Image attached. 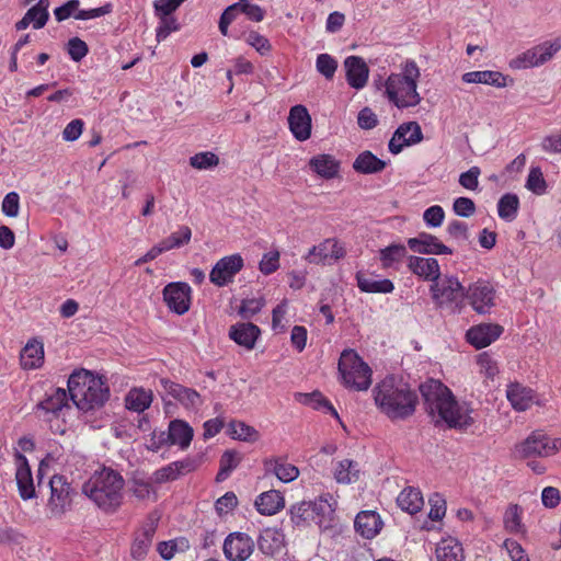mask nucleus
<instances>
[{
	"label": "nucleus",
	"instance_id": "aec40b11",
	"mask_svg": "<svg viewBox=\"0 0 561 561\" xmlns=\"http://www.w3.org/2000/svg\"><path fill=\"white\" fill-rule=\"evenodd\" d=\"M346 81L353 89H363L368 81L369 68L359 56H348L344 60Z\"/></svg>",
	"mask_w": 561,
	"mask_h": 561
},
{
	"label": "nucleus",
	"instance_id": "473e14b6",
	"mask_svg": "<svg viewBox=\"0 0 561 561\" xmlns=\"http://www.w3.org/2000/svg\"><path fill=\"white\" fill-rule=\"evenodd\" d=\"M255 507L262 515H274L285 505L282 493L277 490H270L261 493L255 500Z\"/></svg>",
	"mask_w": 561,
	"mask_h": 561
},
{
	"label": "nucleus",
	"instance_id": "a18cd8bd",
	"mask_svg": "<svg viewBox=\"0 0 561 561\" xmlns=\"http://www.w3.org/2000/svg\"><path fill=\"white\" fill-rule=\"evenodd\" d=\"M523 510L517 504H510L504 513L503 523L504 528L512 534H519L524 531L522 523Z\"/></svg>",
	"mask_w": 561,
	"mask_h": 561
},
{
	"label": "nucleus",
	"instance_id": "0eeeda50",
	"mask_svg": "<svg viewBox=\"0 0 561 561\" xmlns=\"http://www.w3.org/2000/svg\"><path fill=\"white\" fill-rule=\"evenodd\" d=\"M466 288L454 275H442L430 287L432 299L437 308H449L459 313L463 307Z\"/></svg>",
	"mask_w": 561,
	"mask_h": 561
},
{
	"label": "nucleus",
	"instance_id": "8fccbe9b",
	"mask_svg": "<svg viewBox=\"0 0 561 561\" xmlns=\"http://www.w3.org/2000/svg\"><path fill=\"white\" fill-rule=\"evenodd\" d=\"M229 435L233 439H240L245 442H254L259 437V432L243 422L232 421L229 424Z\"/></svg>",
	"mask_w": 561,
	"mask_h": 561
},
{
	"label": "nucleus",
	"instance_id": "4468645a",
	"mask_svg": "<svg viewBox=\"0 0 561 561\" xmlns=\"http://www.w3.org/2000/svg\"><path fill=\"white\" fill-rule=\"evenodd\" d=\"M222 549L229 561H245L254 551V541L249 535L237 531L226 537Z\"/></svg>",
	"mask_w": 561,
	"mask_h": 561
},
{
	"label": "nucleus",
	"instance_id": "a211bd4d",
	"mask_svg": "<svg viewBox=\"0 0 561 561\" xmlns=\"http://www.w3.org/2000/svg\"><path fill=\"white\" fill-rule=\"evenodd\" d=\"M514 454L520 459L548 457L547 434L542 431H534L527 438L515 445Z\"/></svg>",
	"mask_w": 561,
	"mask_h": 561
},
{
	"label": "nucleus",
	"instance_id": "e2e57ef3",
	"mask_svg": "<svg viewBox=\"0 0 561 561\" xmlns=\"http://www.w3.org/2000/svg\"><path fill=\"white\" fill-rule=\"evenodd\" d=\"M444 218L445 211L439 205L431 206L423 213V220L428 227L436 228L442 226Z\"/></svg>",
	"mask_w": 561,
	"mask_h": 561
},
{
	"label": "nucleus",
	"instance_id": "c9c22d12",
	"mask_svg": "<svg viewBox=\"0 0 561 561\" xmlns=\"http://www.w3.org/2000/svg\"><path fill=\"white\" fill-rule=\"evenodd\" d=\"M387 163L366 150L357 156L353 162V169L360 174H375L381 172Z\"/></svg>",
	"mask_w": 561,
	"mask_h": 561
},
{
	"label": "nucleus",
	"instance_id": "20e7f679",
	"mask_svg": "<svg viewBox=\"0 0 561 561\" xmlns=\"http://www.w3.org/2000/svg\"><path fill=\"white\" fill-rule=\"evenodd\" d=\"M67 386L73 404L85 412L101 408L110 398L105 381L85 369L73 371Z\"/></svg>",
	"mask_w": 561,
	"mask_h": 561
},
{
	"label": "nucleus",
	"instance_id": "3c124183",
	"mask_svg": "<svg viewBox=\"0 0 561 561\" xmlns=\"http://www.w3.org/2000/svg\"><path fill=\"white\" fill-rule=\"evenodd\" d=\"M316 68L325 79L331 80L337 69V61L329 54H320L316 60Z\"/></svg>",
	"mask_w": 561,
	"mask_h": 561
},
{
	"label": "nucleus",
	"instance_id": "b1692460",
	"mask_svg": "<svg viewBox=\"0 0 561 561\" xmlns=\"http://www.w3.org/2000/svg\"><path fill=\"white\" fill-rule=\"evenodd\" d=\"M161 383L164 390L175 400H178L184 408L196 410L202 405L203 400L196 390L186 388L180 383L167 379H162Z\"/></svg>",
	"mask_w": 561,
	"mask_h": 561
},
{
	"label": "nucleus",
	"instance_id": "e433bc0d",
	"mask_svg": "<svg viewBox=\"0 0 561 561\" xmlns=\"http://www.w3.org/2000/svg\"><path fill=\"white\" fill-rule=\"evenodd\" d=\"M397 503L401 510L415 514L422 508L424 501L419 489L408 486L400 492Z\"/></svg>",
	"mask_w": 561,
	"mask_h": 561
},
{
	"label": "nucleus",
	"instance_id": "412c9836",
	"mask_svg": "<svg viewBox=\"0 0 561 561\" xmlns=\"http://www.w3.org/2000/svg\"><path fill=\"white\" fill-rule=\"evenodd\" d=\"M289 129L297 140L305 141L311 135V117L304 105H295L288 115Z\"/></svg>",
	"mask_w": 561,
	"mask_h": 561
},
{
	"label": "nucleus",
	"instance_id": "c85d7f7f",
	"mask_svg": "<svg viewBox=\"0 0 561 561\" xmlns=\"http://www.w3.org/2000/svg\"><path fill=\"white\" fill-rule=\"evenodd\" d=\"M382 520L375 511H363L357 514L354 527L360 536L367 539L376 537L382 528Z\"/></svg>",
	"mask_w": 561,
	"mask_h": 561
},
{
	"label": "nucleus",
	"instance_id": "39448f33",
	"mask_svg": "<svg viewBox=\"0 0 561 561\" xmlns=\"http://www.w3.org/2000/svg\"><path fill=\"white\" fill-rule=\"evenodd\" d=\"M400 73H391L385 82V94L398 108L413 107L421 103L417 92L420 68L414 60H407Z\"/></svg>",
	"mask_w": 561,
	"mask_h": 561
},
{
	"label": "nucleus",
	"instance_id": "5701e85b",
	"mask_svg": "<svg viewBox=\"0 0 561 561\" xmlns=\"http://www.w3.org/2000/svg\"><path fill=\"white\" fill-rule=\"evenodd\" d=\"M194 431L188 423L182 420H174L170 422L168 436L164 437V433L159 437V445L170 443L171 445H178L181 449H186L192 439Z\"/></svg>",
	"mask_w": 561,
	"mask_h": 561
},
{
	"label": "nucleus",
	"instance_id": "6e6552de",
	"mask_svg": "<svg viewBox=\"0 0 561 561\" xmlns=\"http://www.w3.org/2000/svg\"><path fill=\"white\" fill-rule=\"evenodd\" d=\"M560 49V37L546 41L517 55L510 61V67L516 70L540 67L551 60Z\"/></svg>",
	"mask_w": 561,
	"mask_h": 561
},
{
	"label": "nucleus",
	"instance_id": "338daca9",
	"mask_svg": "<svg viewBox=\"0 0 561 561\" xmlns=\"http://www.w3.org/2000/svg\"><path fill=\"white\" fill-rule=\"evenodd\" d=\"M237 504V495L233 492H227L216 501L215 508L219 515H225L231 512Z\"/></svg>",
	"mask_w": 561,
	"mask_h": 561
},
{
	"label": "nucleus",
	"instance_id": "bf43d9fd",
	"mask_svg": "<svg viewBox=\"0 0 561 561\" xmlns=\"http://www.w3.org/2000/svg\"><path fill=\"white\" fill-rule=\"evenodd\" d=\"M477 363L480 367V374H482L485 378L494 379V377L499 374L496 362L488 353H481L478 356Z\"/></svg>",
	"mask_w": 561,
	"mask_h": 561
},
{
	"label": "nucleus",
	"instance_id": "864d4df0",
	"mask_svg": "<svg viewBox=\"0 0 561 561\" xmlns=\"http://www.w3.org/2000/svg\"><path fill=\"white\" fill-rule=\"evenodd\" d=\"M526 187L537 195H541L546 192L547 183L540 168L530 169Z\"/></svg>",
	"mask_w": 561,
	"mask_h": 561
},
{
	"label": "nucleus",
	"instance_id": "49530a36",
	"mask_svg": "<svg viewBox=\"0 0 561 561\" xmlns=\"http://www.w3.org/2000/svg\"><path fill=\"white\" fill-rule=\"evenodd\" d=\"M191 237L192 231L190 227L181 226L179 230L172 232L168 238L161 240L159 243L165 252L187 244L191 241Z\"/></svg>",
	"mask_w": 561,
	"mask_h": 561
},
{
	"label": "nucleus",
	"instance_id": "423d86ee",
	"mask_svg": "<svg viewBox=\"0 0 561 561\" xmlns=\"http://www.w3.org/2000/svg\"><path fill=\"white\" fill-rule=\"evenodd\" d=\"M339 371L345 387L365 391L371 385V369L354 350H344L339 360Z\"/></svg>",
	"mask_w": 561,
	"mask_h": 561
},
{
	"label": "nucleus",
	"instance_id": "f3484780",
	"mask_svg": "<svg viewBox=\"0 0 561 561\" xmlns=\"http://www.w3.org/2000/svg\"><path fill=\"white\" fill-rule=\"evenodd\" d=\"M336 500L331 493L321 494L312 501L313 523L320 529L332 528L335 520Z\"/></svg>",
	"mask_w": 561,
	"mask_h": 561
},
{
	"label": "nucleus",
	"instance_id": "4d7b16f0",
	"mask_svg": "<svg viewBox=\"0 0 561 561\" xmlns=\"http://www.w3.org/2000/svg\"><path fill=\"white\" fill-rule=\"evenodd\" d=\"M219 163L218 157L209 151L199 152L190 158V164L194 169L205 170L216 167Z\"/></svg>",
	"mask_w": 561,
	"mask_h": 561
},
{
	"label": "nucleus",
	"instance_id": "69168bd1",
	"mask_svg": "<svg viewBox=\"0 0 561 561\" xmlns=\"http://www.w3.org/2000/svg\"><path fill=\"white\" fill-rule=\"evenodd\" d=\"M481 170L479 167H471L468 171L459 175V184L470 191H474L479 185Z\"/></svg>",
	"mask_w": 561,
	"mask_h": 561
},
{
	"label": "nucleus",
	"instance_id": "72a5a7b5",
	"mask_svg": "<svg viewBox=\"0 0 561 561\" xmlns=\"http://www.w3.org/2000/svg\"><path fill=\"white\" fill-rule=\"evenodd\" d=\"M408 250L405 245L392 243L379 251V260L382 268H392L398 271L402 261L407 257Z\"/></svg>",
	"mask_w": 561,
	"mask_h": 561
},
{
	"label": "nucleus",
	"instance_id": "dca6fc26",
	"mask_svg": "<svg viewBox=\"0 0 561 561\" xmlns=\"http://www.w3.org/2000/svg\"><path fill=\"white\" fill-rule=\"evenodd\" d=\"M422 139V129L416 122L403 123L392 135L388 148L391 153L398 154L404 147L415 145Z\"/></svg>",
	"mask_w": 561,
	"mask_h": 561
},
{
	"label": "nucleus",
	"instance_id": "4c0bfd02",
	"mask_svg": "<svg viewBox=\"0 0 561 561\" xmlns=\"http://www.w3.org/2000/svg\"><path fill=\"white\" fill-rule=\"evenodd\" d=\"M310 169L324 179H332L339 172V162L330 154H319L309 161Z\"/></svg>",
	"mask_w": 561,
	"mask_h": 561
},
{
	"label": "nucleus",
	"instance_id": "9b49d317",
	"mask_svg": "<svg viewBox=\"0 0 561 561\" xmlns=\"http://www.w3.org/2000/svg\"><path fill=\"white\" fill-rule=\"evenodd\" d=\"M346 255L344 245L334 238H328L313 245L305 256L310 264L331 265Z\"/></svg>",
	"mask_w": 561,
	"mask_h": 561
},
{
	"label": "nucleus",
	"instance_id": "ea45409f",
	"mask_svg": "<svg viewBox=\"0 0 561 561\" xmlns=\"http://www.w3.org/2000/svg\"><path fill=\"white\" fill-rule=\"evenodd\" d=\"M152 402V392L142 388L129 390L125 398V405L128 410L141 413L147 410Z\"/></svg>",
	"mask_w": 561,
	"mask_h": 561
},
{
	"label": "nucleus",
	"instance_id": "f704fd0d",
	"mask_svg": "<svg viewBox=\"0 0 561 561\" xmlns=\"http://www.w3.org/2000/svg\"><path fill=\"white\" fill-rule=\"evenodd\" d=\"M466 83H482L496 88L506 87V77L499 71L482 70L466 72L461 77Z\"/></svg>",
	"mask_w": 561,
	"mask_h": 561
},
{
	"label": "nucleus",
	"instance_id": "a878e982",
	"mask_svg": "<svg viewBox=\"0 0 561 561\" xmlns=\"http://www.w3.org/2000/svg\"><path fill=\"white\" fill-rule=\"evenodd\" d=\"M260 334V328L251 322H239L229 329V337L248 351L254 348Z\"/></svg>",
	"mask_w": 561,
	"mask_h": 561
},
{
	"label": "nucleus",
	"instance_id": "ddd939ff",
	"mask_svg": "<svg viewBox=\"0 0 561 561\" xmlns=\"http://www.w3.org/2000/svg\"><path fill=\"white\" fill-rule=\"evenodd\" d=\"M70 409L67 391L62 388H56L36 404V412L45 421H53L64 415L65 411Z\"/></svg>",
	"mask_w": 561,
	"mask_h": 561
},
{
	"label": "nucleus",
	"instance_id": "9d476101",
	"mask_svg": "<svg viewBox=\"0 0 561 561\" xmlns=\"http://www.w3.org/2000/svg\"><path fill=\"white\" fill-rule=\"evenodd\" d=\"M465 298L476 312L485 314L495 305V289L488 280L478 279L466 288Z\"/></svg>",
	"mask_w": 561,
	"mask_h": 561
},
{
	"label": "nucleus",
	"instance_id": "7ed1b4c3",
	"mask_svg": "<svg viewBox=\"0 0 561 561\" xmlns=\"http://www.w3.org/2000/svg\"><path fill=\"white\" fill-rule=\"evenodd\" d=\"M123 476L112 468L95 471L83 484L82 493L103 513H116L124 502Z\"/></svg>",
	"mask_w": 561,
	"mask_h": 561
},
{
	"label": "nucleus",
	"instance_id": "bb28decb",
	"mask_svg": "<svg viewBox=\"0 0 561 561\" xmlns=\"http://www.w3.org/2000/svg\"><path fill=\"white\" fill-rule=\"evenodd\" d=\"M503 332L497 324H479L468 330L467 341L477 348H483L493 343Z\"/></svg>",
	"mask_w": 561,
	"mask_h": 561
},
{
	"label": "nucleus",
	"instance_id": "052dcab7",
	"mask_svg": "<svg viewBox=\"0 0 561 561\" xmlns=\"http://www.w3.org/2000/svg\"><path fill=\"white\" fill-rule=\"evenodd\" d=\"M263 298L243 299L239 309V313L243 319H251L264 307Z\"/></svg>",
	"mask_w": 561,
	"mask_h": 561
},
{
	"label": "nucleus",
	"instance_id": "de8ad7c7",
	"mask_svg": "<svg viewBox=\"0 0 561 561\" xmlns=\"http://www.w3.org/2000/svg\"><path fill=\"white\" fill-rule=\"evenodd\" d=\"M48 7V0H39L35 5L27 10V18L32 21L34 28L39 30L46 24L49 18Z\"/></svg>",
	"mask_w": 561,
	"mask_h": 561
},
{
	"label": "nucleus",
	"instance_id": "f8f14e48",
	"mask_svg": "<svg viewBox=\"0 0 561 561\" xmlns=\"http://www.w3.org/2000/svg\"><path fill=\"white\" fill-rule=\"evenodd\" d=\"M244 261L238 253L221 257L209 273V280L217 287H225L234 280L236 275L243 268Z\"/></svg>",
	"mask_w": 561,
	"mask_h": 561
},
{
	"label": "nucleus",
	"instance_id": "58836bf2",
	"mask_svg": "<svg viewBox=\"0 0 561 561\" xmlns=\"http://www.w3.org/2000/svg\"><path fill=\"white\" fill-rule=\"evenodd\" d=\"M312 501L296 503L289 508L290 522L295 527L306 528L313 523Z\"/></svg>",
	"mask_w": 561,
	"mask_h": 561
},
{
	"label": "nucleus",
	"instance_id": "1a4fd4ad",
	"mask_svg": "<svg viewBox=\"0 0 561 561\" xmlns=\"http://www.w3.org/2000/svg\"><path fill=\"white\" fill-rule=\"evenodd\" d=\"M49 488L50 496L47 510L53 516L60 517L71 507L75 490L67 478L60 474H55L50 478Z\"/></svg>",
	"mask_w": 561,
	"mask_h": 561
},
{
	"label": "nucleus",
	"instance_id": "2f4dec72",
	"mask_svg": "<svg viewBox=\"0 0 561 561\" xmlns=\"http://www.w3.org/2000/svg\"><path fill=\"white\" fill-rule=\"evenodd\" d=\"M357 287L363 293L368 294H390L394 289L393 283L388 279H379L374 275H367L364 272L356 273Z\"/></svg>",
	"mask_w": 561,
	"mask_h": 561
},
{
	"label": "nucleus",
	"instance_id": "f257e3e1",
	"mask_svg": "<svg viewBox=\"0 0 561 561\" xmlns=\"http://www.w3.org/2000/svg\"><path fill=\"white\" fill-rule=\"evenodd\" d=\"M425 409L436 424L443 422L450 428L466 430L474 422L472 409L456 400L451 390L442 381L430 379L420 386Z\"/></svg>",
	"mask_w": 561,
	"mask_h": 561
},
{
	"label": "nucleus",
	"instance_id": "79ce46f5",
	"mask_svg": "<svg viewBox=\"0 0 561 561\" xmlns=\"http://www.w3.org/2000/svg\"><path fill=\"white\" fill-rule=\"evenodd\" d=\"M334 478L339 483L348 484L359 478V466L356 461L343 459L334 468Z\"/></svg>",
	"mask_w": 561,
	"mask_h": 561
},
{
	"label": "nucleus",
	"instance_id": "09e8293b",
	"mask_svg": "<svg viewBox=\"0 0 561 561\" xmlns=\"http://www.w3.org/2000/svg\"><path fill=\"white\" fill-rule=\"evenodd\" d=\"M154 15L159 20L158 26L156 28V38L158 42L164 41L172 32L180 30V24L174 15Z\"/></svg>",
	"mask_w": 561,
	"mask_h": 561
},
{
	"label": "nucleus",
	"instance_id": "7c9ffc66",
	"mask_svg": "<svg viewBox=\"0 0 561 561\" xmlns=\"http://www.w3.org/2000/svg\"><path fill=\"white\" fill-rule=\"evenodd\" d=\"M506 398L516 411H526L534 403L535 392L520 383H511L506 389Z\"/></svg>",
	"mask_w": 561,
	"mask_h": 561
},
{
	"label": "nucleus",
	"instance_id": "6e6d98bb",
	"mask_svg": "<svg viewBox=\"0 0 561 561\" xmlns=\"http://www.w3.org/2000/svg\"><path fill=\"white\" fill-rule=\"evenodd\" d=\"M239 459L236 451L226 450L220 459V470L217 473V480H225L229 473L238 466Z\"/></svg>",
	"mask_w": 561,
	"mask_h": 561
},
{
	"label": "nucleus",
	"instance_id": "603ef678",
	"mask_svg": "<svg viewBox=\"0 0 561 561\" xmlns=\"http://www.w3.org/2000/svg\"><path fill=\"white\" fill-rule=\"evenodd\" d=\"M301 402L311 405L313 409H325L331 412L334 416H339L332 404L319 392L313 393H299Z\"/></svg>",
	"mask_w": 561,
	"mask_h": 561
},
{
	"label": "nucleus",
	"instance_id": "680f3d73",
	"mask_svg": "<svg viewBox=\"0 0 561 561\" xmlns=\"http://www.w3.org/2000/svg\"><path fill=\"white\" fill-rule=\"evenodd\" d=\"M2 213L8 217H18L20 210V196L16 192L8 193L1 204Z\"/></svg>",
	"mask_w": 561,
	"mask_h": 561
},
{
	"label": "nucleus",
	"instance_id": "393cba45",
	"mask_svg": "<svg viewBox=\"0 0 561 561\" xmlns=\"http://www.w3.org/2000/svg\"><path fill=\"white\" fill-rule=\"evenodd\" d=\"M409 270L416 276L435 283L440 276L439 263L434 257L409 256Z\"/></svg>",
	"mask_w": 561,
	"mask_h": 561
},
{
	"label": "nucleus",
	"instance_id": "2eb2a0df",
	"mask_svg": "<svg viewBox=\"0 0 561 561\" xmlns=\"http://www.w3.org/2000/svg\"><path fill=\"white\" fill-rule=\"evenodd\" d=\"M192 289L187 283H170L163 288V300L176 314H184L191 306Z\"/></svg>",
	"mask_w": 561,
	"mask_h": 561
},
{
	"label": "nucleus",
	"instance_id": "13d9d810",
	"mask_svg": "<svg viewBox=\"0 0 561 561\" xmlns=\"http://www.w3.org/2000/svg\"><path fill=\"white\" fill-rule=\"evenodd\" d=\"M279 252L277 250L264 253L259 264V270L264 275H270L279 268Z\"/></svg>",
	"mask_w": 561,
	"mask_h": 561
},
{
	"label": "nucleus",
	"instance_id": "c03bdc74",
	"mask_svg": "<svg viewBox=\"0 0 561 561\" xmlns=\"http://www.w3.org/2000/svg\"><path fill=\"white\" fill-rule=\"evenodd\" d=\"M519 209V198L516 194L506 193L497 202L499 217L507 222L515 220Z\"/></svg>",
	"mask_w": 561,
	"mask_h": 561
},
{
	"label": "nucleus",
	"instance_id": "c756f323",
	"mask_svg": "<svg viewBox=\"0 0 561 561\" xmlns=\"http://www.w3.org/2000/svg\"><path fill=\"white\" fill-rule=\"evenodd\" d=\"M20 363L23 369H37L44 363V344L37 339H31L22 348Z\"/></svg>",
	"mask_w": 561,
	"mask_h": 561
},
{
	"label": "nucleus",
	"instance_id": "774afa93",
	"mask_svg": "<svg viewBox=\"0 0 561 561\" xmlns=\"http://www.w3.org/2000/svg\"><path fill=\"white\" fill-rule=\"evenodd\" d=\"M245 42L255 48L256 51H259L261 55H265L271 50V44L268 39L257 32H250L245 38Z\"/></svg>",
	"mask_w": 561,
	"mask_h": 561
},
{
	"label": "nucleus",
	"instance_id": "5fc2aeb1",
	"mask_svg": "<svg viewBox=\"0 0 561 561\" xmlns=\"http://www.w3.org/2000/svg\"><path fill=\"white\" fill-rule=\"evenodd\" d=\"M238 12L247 15V18L254 22H261L265 16V11L260 5L251 3L249 0H239L236 2Z\"/></svg>",
	"mask_w": 561,
	"mask_h": 561
},
{
	"label": "nucleus",
	"instance_id": "f03ea898",
	"mask_svg": "<svg viewBox=\"0 0 561 561\" xmlns=\"http://www.w3.org/2000/svg\"><path fill=\"white\" fill-rule=\"evenodd\" d=\"M373 392L377 409L392 422L405 421L416 411L419 396L402 378L387 376Z\"/></svg>",
	"mask_w": 561,
	"mask_h": 561
},
{
	"label": "nucleus",
	"instance_id": "a19ab883",
	"mask_svg": "<svg viewBox=\"0 0 561 561\" xmlns=\"http://www.w3.org/2000/svg\"><path fill=\"white\" fill-rule=\"evenodd\" d=\"M438 561H462V547L453 538L443 539L436 548Z\"/></svg>",
	"mask_w": 561,
	"mask_h": 561
},
{
	"label": "nucleus",
	"instance_id": "cd10ccee",
	"mask_svg": "<svg viewBox=\"0 0 561 561\" xmlns=\"http://www.w3.org/2000/svg\"><path fill=\"white\" fill-rule=\"evenodd\" d=\"M263 465L266 474H274L284 483H289L299 476V469L282 457L267 458L264 460Z\"/></svg>",
	"mask_w": 561,
	"mask_h": 561
},
{
	"label": "nucleus",
	"instance_id": "37998d69",
	"mask_svg": "<svg viewBox=\"0 0 561 561\" xmlns=\"http://www.w3.org/2000/svg\"><path fill=\"white\" fill-rule=\"evenodd\" d=\"M156 528L153 525L146 526L135 538L131 546V556L135 559H142L151 547Z\"/></svg>",
	"mask_w": 561,
	"mask_h": 561
},
{
	"label": "nucleus",
	"instance_id": "0e129e2a",
	"mask_svg": "<svg viewBox=\"0 0 561 561\" xmlns=\"http://www.w3.org/2000/svg\"><path fill=\"white\" fill-rule=\"evenodd\" d=\"M131 493L139 500H148L152 494L154 495L151 482L140 478L133 480Z\"/></svg>",
	"mask_w": 561,
	"mask_h": 561
},
{
	"label": "nucleus",
	"instance_id": "6ab92c4d",
	"mask_svg": "<svg viewBox=\"0 0 561 561\" xmlns=\"http://www.w3.org/2000/svg\"><path fill=\"white\" fill-rule=\"evenodd\" d=\"M15 481L22 500L36 497V490L28 461L24 455L15 453Z\"/></svg>",
	"mask_w": 561,
	"mask_h": 561
},
{
	"label": "nucleus",
	"instance_id": "4be33fe9",
	"mask_svg": "<svg viewBox=\"0 0 561 561\" xmlns=\"http://www.w3.org/2000/svg\"><path fill=\"white\" fill-rule=\"evenodd\" d=\"M409 248L419 253L423 254H451L453 250L447 245L443 244L437 237L421 232L414 238L408 239Z\"/></svg>",
	"mask_w": 561,
	"mask_h": 561
}]
</instances>
